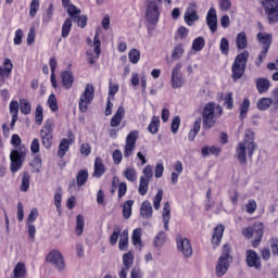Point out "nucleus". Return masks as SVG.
Here are the masks:
<instances>
[{
	"label": "nucleus",
	"mask_w": 278,
	"mask_h": 278,
	"mask_svg": "<svg viewBox=\"0 0 278 278\" xmlns=\"http://www.w3.org/2000/svg\"><path fill=\"white\" fill-rule=\"evenodd\" d=\"M185 84L184 75L181 74V63L175 65L172 71V88H181Z\"/></svg>",
	"instance_id": "nucleus-18"
},
{
	"label": "nucleus",
	"mask_w": 278,
	"mask_h": 278,
	"mask_svg": "<svg viewBox=\"0 0 278 278\" xmlns=\"http://www.w3.org/2000/svg\"><path fill=\"white\" fill-rule=\"evenodd\" d=\"M142 173L143 175L139 179L138 192L141 197H144L147 192H149V184H151V179H153V166L147 165Z\"/></svg>",
	"instance_id": "nucleus-12"
},
{
	"label": "nucleus",
	"mask_w": 278,
	"mask_h": 278,
	"mask_svg": "<svg viewBox=\"0 0 278 278\" xmlns=\"http://www.w3.org/2000/svg\"><path fill=\"white\" fill-rule=\"evenodd\" d=\"M224 108L233 110V93L228 92L224 98Z\"/></svg>",
	"instance_id": "nucleus-60"
},
{
	"label": "nucleus",
	"mask_w": 278,
	"mask_h": 278,
	"mask_svg": "<svg viewBox=\"0 0 278 278\" xmlns=\"http://www.w3.org/2000/svg\"><path fill=\"white\" fill-rule=\"evenodd\" d=\"M176 244L184 257H192V243H190V239L181 238V235H178L176 237Z\"/></svg>",
	"instance_id": "nucleus-15"
},
{
	"label": "nucleus",
	"mask_w": 278,
	"mask_h": 278,
	"mask_svg": "<svg viewBox=\"0 0 278 278\" xmlns=\"http://www.w3.org/2000/svg\"><path fill=\"white\" fill-rule=\"evenodd\" d=\"M271 102L274 110H278V87L271 91Z\"/></svg>",
	"instance_id": "nucleus-63"
},
{
	"label": "nucleus",
	"mask_w": 278,
	"mask_h": 278,
	"mask_svg": "<svg viewBox=\"0 0 278 278\" xmlns=\"http://www.w3.org/2000/svg\"><path fill=\"white\" fill-rule=\"evenodd\" d=\"M127 247H129V230L124 229L119 236L118 249L127 251Z\"/></svg>",
	"instance_id": "nucleus-31"
},
{
	"label": "nucleus",
	"mask_w": 278,
	"mask_h": 278,
	"mask_svg": "<svg viewBox=\"0 0 278 278\" xmlns=\"http://www.w3.org/2000/svg\"><path fill=\"white\" fill-rule=\"evenodd\" d=\"M236 45L239 51H242L249 47V39L247 38V33L241 31L237 34Z\"/></svg>",
	"instance_id": "nucleus-29"
},
{
	"label": "nucleus",
	"mask_w": 278,
	"mask_h": 278,
	"mask_svg": "<svg viewBox=\"0 0 278 278\" xmlns=\"http://www.w3.org/2000/svg\"><path fill=\"white\" fill-rule=\"evenodd\" d=\"M229 260H231V245L226 243L223 247V253L219 256L216 265L217 277H223L227 274V270H229Z\"/></svg>",
	"instance_id": "nucleus-8"
},
{
	"label": "nucleus",
	"mask_w": 278,
	"mask_h": 278,
	"mask_svg": "<svg viewBox=\"0 0 278 278\" xmlns=\"http://www.w3.org/2000/svg\"><path fill=\"white\" fill-rule=\"evenodd\" d=\"M61 84L64 90H71L73 88V84H75V75L71 71L61 72Z\"/></svg>",
	"instance_id": "nucleus-21"
},
{
	"label": "nucleus",
	"mask_w": 278,
	"mask_h": 278,
	"mask_svg": "<svg viewBox=\"0 0 278 278\" xmlns=\"http://www.w3.org/2000/svg\"><path fill=\"white\" fill-rule=\"evenodd\" d=\"M131 207H134V200H128L123 204V216L124 218H131Z\"/></svg>",
	"instance_id": "nucleus-44"
},
{
	"label": "nucleus",
	"mask_w": 278,
	"mask_h": 278,
	"mask_svg": "<svg viewBox=\"0 0 278 278\" xmlns=\"http://www.w3.org/2000/svg\"><path fill=\"white\" fill-rule=\"evenodd\" d=\"M48 105L51 112H58V110H60V106H58V98L53 93L48 98Z\"/></svg>",
	"instance_id": "nucleus-58"
},
{
	"label": "nucleus",
	"mask_w": 278,
	"mask_h": 278,
	"mask_svg": "<svg viewBox=\"0 0 278 278\" xmlns=\"http://www.w3.org/2000/svg\"><path fill=\"white\" fill-rule=\"evenodd\" d=\"M86 223L84 222V215H77L76 217V235L81 236L84 233V227Z\"/></svg>",
	"instance_id": "nucleus-54"
},
{
	"label": "nucleus",
	"mask_w": 278,
	"mask_h": 278,
	"mask_svg": "<svg viewBox=\"0 0 278 278\" xmlns=\"http://www.w3.org/2000/svg\"><path fill=\"white\" fill-rule=\"evenodd\" d=\"M31 181V175H29V172L25 170L22 174V182L20 186L21 192H28L29 191V184Z\"/></svg>",
	"instance_id": "nucleus-32"
},
{
	"label": "nucleus",
	"mask_w": 278,
	"mask_h": 278,
	"mask_svg": "<svg viewBox=\"0 0 278 278\" xmlns=\"http://www.w3.org/2000/svg\"><path fill=\"white\" fill-rule=\"evenodd\" d=\"M14 278H23L27 275V268L25 267V263H17L13 269Z\"/></svg>",
	"instance_id": "nucleus-40"
},
{
	"label": "nucleus",
	"mask_w": 278,
	"mask_h": 278,
	"mask_svg": "<svg viewBox=\"0 0 278 278\" xmlns=\"http://www.w3.org/2000/svg\"><path fill=\"white\" fill-rule=\"evenodd\" d=\"M180 125H181V117L175 116L172 119V125H170L172 134H177V131H179Z\"/></svg>",
	"instance_id": "nucleus-62"
},
{
	"label": "nucleus",
	"mask_w": 278,
	"mask_h": 278,
	"mask_svg": "<svg viewBox=\"0 0 278 278\" xmlns=\"http://www.w3.org/2000/svg\"><path fill=\"white\" fill-rule=\"evenodd\" d=\"M62 7L67 8V14L71 17H67L63 25L61 36L62 38H68L71 34V29H73V20H76L79 14H81V10L77 8V5L71 3V0H62Z\"/></svg>",
	"instance_id": "nucleus-3"
},
{
	"label": "nucleus",
	"mask_w": 278,
	"mask_h": 278,
	"mask_svg": "<svg viewBox=\"0 0 278 278\" xmlns=\"http://www.w3.org/2000/svg\"><path fill=\"white\" fill-rule=\"evenodd\" d=\"M273 105V98H261L256 102V108L262 111L268 110Z\"/></svg>",
	"instance_id": "nucleus-41"
},
{
	"label": "nucleus",
	"mask_w": 278,
	"mask_h": 278,
	"mask_svg": "<svg viewBox=\"0 0 278 278\" xmlns=\"http://www.w3.org/2000/svg\"><path fill=\"white\" fill-rule=\"evenodd\" d=\"M29 166H31L33 173H40V168H42V159L40 155H35Z\"/></svg>",
	"instance_id": "nucleus-48"
},
{
	"label": "nucleus",
	"mask_w": 278,
	"mask_h": 278,
	"mask_svg": "<svg viewBox=\"0 0 278 278\" xmlns=\"http://www.w3.org/2000/svg\"><path fill=\"white\" fill-rule=\"evenodd\" d=\"M14 70V64L9 58L4 59L3 67L0 66V87L5 85V79L12 77V71Z\"/></svg>",
	"instance_id": "nucleus-17"
},
{
	"label": "nucleus",
	"mask_w": 278,
	"mask_h": 278,
	"mask_svg": "<svg viewBox=\"0 0 278 278\" xmlns=\"http://www.w3.org/2000/svg\"><path fill=\"white\" fill-rule=\"evenodd\" d=\"M220 151H223V149L216 146H212V147L206 146L201 149V153L203 157H207L210 155H220Z\"/></svg>",
	"instance_id": "nucleus-33"
},
{
	"label": "nucleus",
	"mask_w": 278,
	"mask_h": 278,
	"mask_svg": "<svg viewBox=\"0 0 278 278\" xmlns=\"http://www.w3.org/2000/svg\"><path fill=\"white\" fill-rule=\"evenodd\" d=\"M206 25L212 34L218 29V15H216V9L211 8L206 13Z\"/></svg>",
	"instance_id": "nucleus-19"
},
{
	"label": "nucleus",
	"mask_w": 278,
	"mask_h": 278,
	"mask_svg": "<svg viewBox=\"0 0 278 278\" xmlns=\"http://www.w3.org/2000/svg\"><path fill=\"white\" fill-rule=\"evenodd\" d=\"M186 53V49H184V43H177L172 51V60H181Z\"/></svg>",
	"instance_id": "nucleus-39"
},
{
	"label": "nucleus",
	"mask_w": 278,
	"mask_h": 278,
	"mask_svg": "<svg viewBox=\"0 0 278 278\" xmlns=\"http://www.w3.org/2000/svg\"><path fill=\"white\" fill-rule=\"evenodd\" d=\"M123 177L127 179L128 181H136L138 179V172H136V168L134 166H128L123 172Z\"/></svg>",
	"instance_id": "nucleus-35"
},
{
	"label": "nucleus",
	"mask_w": 278,
	"mask_h": 278,
	"mask_svg": "<svg viewBox=\"0 0 278 278\" xmlns=\"http://www.w3.org/2000/svg\"><path fill=\"white\" fill-rule=\"evenodd\" d=\"M20 110L22 114H25V116L31 114V104L29 103V100L25 98L20 99Z\"/></svg>",
	"instance_id": "nucleus-42"
},
{
	"label": "nucleus",
	"mask_w": 278,
	"mask_h": 278,
	"mask_svg": "<svg viewBox=\"0 0 278 278\" xmlns=\"http://www.w3.org/2000/svg\"><path fill=\"white\" fill-rule=\"evenodd\" d=\"M242 236L247 240H251L255 236L254 240L251 241L253 249H257L262 244V239L264 238V224L261 222H255L253 226L245 227L242 229Z\"/></svg>",
	"instance_id": "nucleus-5"
},
{
	"label": "nucleus",
	"mask_w": 278,
	"mask_h": 278,
	"mask_svg": "<svg viewBox=\"0 0 278 278\" xmlns=\"http://www.w3.org/2000/svg\"><path fill=\"white\" fill-rule=\"evenodd\" d=\"M249 110H251V100L249 98H244L243 101L239 104V118L241 121L247 118Z\"/></svg>",
	"instance_id": "nucleus-26"
},
{
	"label": "nucleus",
	"mask_w": 278,
	"mask_h": 278,
	"mask_svg": "<svg viewBox=\"0 0 278 278\" xmlns=\"http://www.w3.org/2000/svg\"><path fill=\"white\" fill-rule=\"evenodd\" d=\"M93 52L96 53L97 60H99V55H101V39L99 38V33L93 37Z\"/></svg>",
	"instance_id": "nucleus-55"
},
{
	"label": "nucleus",
	"mask_w": 278,
	"mask_h": 278,
	"mask_svg": "<svg viewBox=\"0 0 278 278\" xmlns=\"http://www.w3.org/2000/svg\"><path fill=\"white\" fill-rule=\"evenodd\" d=\"M162 3L163 0H147L146 21L149 25H156L160 23V16H162Z\"/></svg>",
	"instance_id": "nucleus-6"
},
{
	"label": "nucleus",
	"mask_w": 278,
	"mask_h": 278,
	"mask_svg": "<svg viewBox=\"0 0 278 278\" xmlns=\"http://www.w3.org/2000/svg\"><path fill=\"white\" fill-rule=\"evenodd\" d=\"M40 10V0H31L29 4V16L30 18H36V14Z\"/></svg>",
	"instance_id": "nucleus-50"
},
{
	"label": "nucleus",
	"mask_w": 278,
	"mask_h": 278,
	"mask_svg": "<svg viewBox=\"0 0 278 278\" xmlns=\"http://www.w3.org/2000/svg\"><path fill=\"white\" fill-rule=\"evenodd\" d=\"M269 25L278 23V0H261Z\"/></svg>",
	"instance_id": "nucleus-11"
},
{
	"label": "nucleus",
	"mask_w": 278,
	"mask_h": 278,
	"mask_svg": "<svg viewBox=\"0 0 278 278\" xmlns=\"http://www.w3.org/2000/svg\"><path fill=\"white\" fill-rule=\"evenodd\" d=\"M149 134H152V136H155L157 131H160V117L159 116H152L151 122L148 126Z\"/></svg>",
	"instance_id": "nucleus-38"
},
{
	"label": "nucleus",
	"mask_w": 278,
	"mask_h": 278,
	"mask_svg": "<svg viewBox=\"0 0 278 278\" xmlns=\"http://www.w3.org/2000/svg\"><path fill=\"white\" fill-rule=\"evenodd\" d=\"M250 53L247 50L238 53L235 58V61L231 65V78L233 81L242 79L247 71V64H249Z\"/></svg>",
	"instance_id": "nucleus-4"
},
{
	"label": "nucleus",
	"mask_w": 278,
	"mask_h": 278,
	"mask_svg": "<svg viewBox=\"0 0 278 278\" xmlns=\"http://www.w3.org/2000/svg\"><path fill=\"white\" fill-rule=\"evenodd\" d=\"M269 242H270V250H271L273 255L277 256L278 255V239L271 238Z\"/></svg>",
	"instance_id": "nucleus-64"
},
{
	"label": "nucleus",
	"mask_w": 278,
	"mask_h": 278,
	"mask_svg": "<svg viewBox=\"0 0 278 278\" xmlns=\"http://www.w3.org/2000/svg\"><path fill=\"white\" fill-rule=\"evenodd\" d=\"M123 228L121 226H115L113 229L112 235L110 236V244L114 247L116 242H118V238H121V235L123 233Z\"/></svg>",
	"instance_id": "nucleus-43"
},
{
	"label": "nucleus",
	"mask_w": 278,
	"mask_h": 278,
	"mask_svg": "<svg viewBox=\"0 0 278 278\" xmlns=\"http://www.w3.org/2000/svg\"><path fill=\"white\" fill-rule=\"evenodd\" d=\"M219 50L222 55H229V40L225 37L220 39Z\"/></svg>",
	"instance_id": "nucleus-57"
},
{
	"label": "nucleus",
	"mask_w": 278,
	"mask_h": 278,
	"mask_svg": "<svg viewBox=\"0 0 278 278\" xmlns=\"http://www.w3.org/2000/svg\"><path fill=\"white\" fill-rule=\"evenodd\" d=\"M140 132L138 130H131L126 136L125 147H124V157H131L136 149V142Z\"/></svg>",
	"instance_id": "nucleus-14"
},
{
	"label": "nucleus",
	"mask_w": 278,
	"mask_h": 278,
	"mask_svg": "<svg viewBox=\"0 0 278 278\" xmlns=\"http://www.w3.org/2000/svg\"><path fill=\"white\" fill-rule=\"evenodd\" d=\"M42 112V105L38 104L35 111V121L37 125H42V121L45 119V115Z\"/></svg>",
	"instance_id": "nucleus-59"
},
{
	"label": "nucleus",
	"mask_w": 278,
	"mask_h": 278,
	"mask_svg": "<svg viewBox=\"0 0 278 278\" xmlns=\"http://www.w3.org/2000/svg\"><path fill=\"white\" fill-rule=\"evenodd\" d=\"M72 142L73 141H71V139H67V138H63L60 141L59 150H58V157H60L62 160L66 155V153H68V149H71Z\"/></svg>",
	"instance_id": "nucleus-27"
},
{
	"label": "nucleus",
	"mask_w": 278,
	"mask_h": 278,
	"mask_svg": "<svg viewBox=\"0 0 278 278\" xmlns=\"http://www.w3.org/2000/svg\"><path fill=\"white\" fill-rule=\"evenodd\" d=\"M94 101V86L92 84H87L83 94L79 98L78 108L81 114L88 112V106Z\"/></svg>",
	"instance_id": "nucleus-10"
},
{
	"label": "nucleus",
	"mask_w": 278,
	"mask_h": 278,
	"mask_svg": "<svg viewBox=\"0 0 278 278\" xmlns=\"http://www.w3.org/2000/svg\"><path fill=\"white\" fill-rule=\"evenodd\" d=\"M162 199H164V190L159 189L154 199H153V206L154 210H160L161 207V203H162Z\"/></svg>",
	"instance_id": "nucleus-56"
},
{
	"label": "nucleus",
	"mask_w": 278,
	"mask_h": 278,
	"mask_svg": "<svg viewBox=\"0 0 278 278\" xmlns=\"http://www.w3.org/2000/svg\"><path fill=\"white\" fill-rule=\"evenodd\" d=\"M223 233H225V226L223 224L217 225L213 230L212 244L219 247L223 240Z\"/></svg>",
	"instance_id": "nucleus-23"
},
{
	"label": "nucleus",
	"mask_w": 278,
	"mask_h": 278,
	"mask_svg": "<svg viewBox=\"0 0 278 278\" xmlns=\"http://www.w3.org/2000/svg\"><path fill=\"white\" fill-rule=\"evenodd\" d=\"M223 116V106L215 102H207L202 112V127L206 131L216 125V118Z\"/></svg>",
	"instance_id": "nucleus-2"
},
{
	"label": "nucleus",
	"mask_w": 278,
	"mask_h": 278,
	"mask_svg": "<svg viewBox=\"0 0 278 278\" xmlns=\"http://www.w3.org/2000/svg\"><path fill=\"white\" fill-rule=\"evenodd\" d=\"M195 21H199V15L197 14V11L188 10L185 13V22L187 23V25L191 26Z\"/></svg>",
	"instance_id": "nucleus-45"
},
{
	"label": "nucleus",
	"mask_w": 278,
	"mask_h": 278,
	"mask_svg": "<svg viewBox=\"0 0 278 278\" xmlns=\"http://www.w3.org/2000/svg\"><path fill=\"white\" fill-rule=\"evenodd\" d=\"M106 170L108 168L105 167V164H103V159L97 156L94 159L92 177H96V179H101L102 175H105Z\"/></svg>",
	"instance_id": "nucleus-22"
},
{
	"label": "nucleus",
	"mask_w": 278,
	"mask_h": 278,
	"mask_svg": "<svg viewBox=\"0 0 278 278\" xmlns=\"http://www.w3.org/2000/svg\"><path fill=\"white\" fill-rule=\"evenodd\" d=\"M53 129H55V122L53 118L46 119L39 132L41 144L45 149H51V147H53Z\"/></svg>",
	"instance_id": "nucleus-7"
},
{
	"label": "nucleus",
	"mask_w": 278,
	"mask_h": 278,
	"mask_svg": "<svg viewBox=\"0 0 278 278\" xmlns=\"http://www.w3.org/2000/svg\"><path fill=\"white\" fill-rule=\"evenodd\" d=\"M123 265L125 270H129L134 266V253L127 252L123 255Z\"/></svg>",
	"instance_id": "nucleus-47"
},
{
	"label": "nucleus",
	"mask_w": 278,
	"mask_h": 278,
	"mask_svg": "<svg viewBox=\"0 0 278 278\" xmlns=\"http://www.w3.org/2000/svg\"><path fill=\"white\" fill-rule=\"evenodd\" d=\"M255 84L258 94H264L268 92V90H270V87L273 86L268 78H256Z\"/></svg>",
	"instance_id": "nucleus-25"
},
{
	"label": "nucleus",
	"mask_w": 278,
	"mask_h": 278,
	"mask_svg": "<svg viewBox=\"0 0 278 278\" xmlns=\"http://www.w3.org/2000/svg\"><path fill=\"white\" fill-rule=\"evenodd\" d=\"M132 244L134 247H138V244H142V228H136L132 231Z\"/></svg>",
	"instance_id": "nucleus-49"
},
{
	"label": "nucleus",
	"mask_w": 278,
	"mask_h": 278,
	"mask_svg": "<svg viewBox=\"0 0 278 278\" xmlns=\"http://www.w3.org/2000/svg\"><path fill=\"white\" fill-rule=\"evenodd\" d=\"M123 118H125V108L121 105L117 108L115 114L112 116L110 121V127H118V125L123 123Z\"/></svg>",
	"instance_id": "nucleus-24"
},
{
	"label": "nucleus",
	"mask_w": 278,
	"mask_h": 278,
	"mask_svg": "<svg viewBox=\"0 0 278 278\" xmlns=\"http://www.w3.org/2000/svg\"><path fill=\"white\" fill-rule=\"evenodd\" d=\"M53 12H55V7L53 3H50L48 9L46 10V13L42 15V23L43 25H49L51 21H53Z\"/></svg>",
	"instance_id": "nucleus-37"
},
{
	"label": "nucleus",
	"mask_w": 278,
	"mask_h": 278,
	"mask_svg": "<svg viewBox=\"0 0 278 278\" xmlns=\"http://www.w3.org/2000/svg\"><path fill=\"white\" fill-rule=\"evenodd\" d=\"M201 131V117H198L193 124L192 129L188 134L189 142H194V138Z\"/></svg>",
	"instance_id": "nucleus-34"
},
{
	"label": "nucleus",
	"mask_w": 278,
	"mask_h": 278,
	"mask_svg": "<svg viewBox=\"0 0 278 278\" xmlns=\"http://www.w3.org/2000/svg\"><path fill=\"white\" fill-rule=\"evenodd\" d=\"M54 205L59 214H62V188L54 193Z\"/></svg>",
	"instance_id": "nucleus-53"
},
{
	"label": "nucleus",
	"mask_w": 278,
	"mask_h": 278,
	"mask_svg": "<svg viewBox=\"0 0 278 278\" xmlns=\"http://www.w3.org/2000/svg\"><path fill=\"white\" fill-rule=\"evenodd\" d=\"M257 210V202L253 199L249 200L245 204V212L247 214H255V211Z\"/></svg>",
	"instance_id": "nucleus-61"
},
{
	"label": "nucleus",
	"mask_w": 278,
	"mask_h": 278,
	"mask_svg": "<svg viewBox=\"0 0 278 278\" xmlns=\"http://www.w3.org/2000/svg\"><path fill=\"white\" fill-rule=\"evenodd\" d=\"M256 40L263 45V49L261 51L268 53L270 46L273 45V35L267 33H258L256 35Z\"/></svg>",
	"instance_id": "nucleus-20"
},
{
	"label": "nucleus",
	"mask_w": 278,
	"mask_h": 278,
	"mask_svg": "<svg viewBox=\"0 0 278 278\" xmlns=\"http://www.w3.org/2000/svg\"><path fill=\"white\" fill-rule=\"evenodd\" d=\"M140 214L142 218H151L153 216V206H151V202H149V200L141 203Z\"/></svg>",
	"instance_id": "nucleus-30"
},
{
	"label": "nucleus",
	"mask_w": 278,
	"mask_h": 278,
	"mask_svg": "<svg viewBox=\"0 0 278 278\" xmlns=\"http://www.w3.org/2000/svg\"><path fill=\"white\" fill-rule=\"evenodd\" d=\"M204 47H205V38L198 37L193 40L191 49L192 51L199 52V51H203Z\"/></svg>",
	"instance_id": "nucleus-46"
},
{
	"label": "nucleus",
	"mask_w": 278,
	"mask_h": 278,
	"mask_svg": "<svg viewBox=\"0 0 278 278\" xmlns=\"http://www.w3.org/2000/svg\"><path fill=\"white\" fill-rule=\"evenodd\" d=\"M247 149L249 160H253L257 143H255V132L251 129L245 130L243 141L236 147V157L239 164H247Z\"/></svg>",
	"instance_id": "nucleus-1"
},
{
	"label": "nucleus",
	"mask_w": 278,
	"mask_h": 278,
	"mask_svg": "<svg viewBox=\"0 0 278 278\" xmlns=\"http://www.w3.org/2000/svg\"><path fill=\"white\" fill-rule=\"evenodd\" d=\"M88 181V169H80L76 175V184L78 188L86 186Z\"/></svg>",
	"instance_id": "nucleus-36"
},
{
	"label": "nucleus",
	"mask_w": 278,
	"mask_h": 278,
	"mask_svg": "<svg viewBox=\"0 0 278 278\" xmlns=\"http://www.w3.org/2000/svg\"><path fill=\"white\" fill-rule=\"evenodd\" d=\"M49 66L51 71V75H50L51 86L52 88H58V79L55 78V68H58V60L55 59V56L50 58Z\"/></svg>",
	"instance_id": "nucleus-28"
},
{
	"label": "nucleus",
	"mask_w": 278,
	"mask_h": 278,
	"mask_svg": "<svg viewBox=\"0 0 278 278\" xmlns=\"http://www.w3.org/2000/svg\"><path fill=\"white\" fill-rule=\"evenodd\" d=\"M128 60L131 64H138L140 62V50L134 48L128 52Z\"/></svg>",
	"instance_id": "nucleus-52"
},
{
	"label": "nucleus",
	"mask_w": 278,
	"mask_h": 278,
	"mask_svg": "<svg viewBox=\"0 0 278 278\" xmlns=\"http://www.w3.org/2000/svg\"><path fill=\"white\" fill-rule=\"evenodd\" d=\"M245 262L249 268H255L256 270H262V258L255 250H247Z\"/></svg>",
	"instance_id": "nucleus-16"
},
{
	"label": "nucleus",
	"mask_w": 278,
	"mask_h": 278,
	"mask_svg": "<svg viewBox=\"0 0 278 278\" xmlns=\"http://www.w3.org/2000/svg\"><path fill=\"white\" fill-rule=\"evenodd\" d=\"M164 242H166V232L159 231L157 235L154 237L153 244L155 248L164 247Z\"/></svg>",
	"instance_id": "nucleus-51"
},
{
	"label": "nucleus",
	"mask_w": 278,
	"mask_h": 278,
	"mask_svg": "<svg viewBox=\"0 0 278 278\" xmlns=\"http://www.w3.org/2000/svg\"><path fill=\"white\" fill-rule=\"evenodd\" d=\"M46 262L48 264H51L59 270V273H62L64 268H66V263L64 262V256L62 255V252L60 250H52L48 253L46 256Z\"/></svg>",
	"instance_id": "nucleus-13"
},
{
	"label": "nucleus",
	"mask_w": 278,
	"mask_h": 278,
	"mask_svg": "<svg viewBox=\"0 0 278 278\" xmlns=\"http://www.w3.org/2000/svg\"><path fill=\"white\" fill-rule=\"evenodd\" d=\"M27 157V152L21 148L20 150L14 149L10 153V170L12 175H16L22 168L23 164H25V159Z\"/></svg>",
	"instance_id": "nucleus-9"
}]
</instances>
